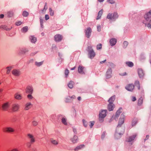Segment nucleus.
Segmentation results:
<instances>
[{"mask_svg":"<svg viewBox=\"0 0 151 151\" xmlns=\"http://www.w3.org/2000/svg\"><path fill=\"white\" fill-rule=\"evenodd\" d=\"M142 103V100L140 99L138 101V104L139 105H141Z\"/></svg>","mask_w":151,"mask_h":151,"instance_id":"nucleus-60","label":"nucleus"},{"mask_svg":"<svg viewBox=\"0 0 151 151\" xmlns=\"http://www.w3.org/2000/svg\"><path fill=\"white\" fill-rule=\"evenodd\" d=\"M106 110H102L99 114V120L101 122H102V118H104L106 116Z\"/></svg>","mask_w":151,"mask_h":151,"instance_id":"nucleus-7","label":"nucleus"},{"mask_svg":"<svg viewBox=\"0 0 151 151\" xmlns=\"http://www.w3.org/2000/svg\"><path fill=\"white\" fill-rule=\"evenodd\" d=\"M12 74L15 76H19L20 74V71L17 69H14L12 71Z\"/></svg>","mask_w":151,"mask_h":151,"instance_id":"nucleus-16","label":"nucleus"},{"mask_svg":"<svg viewBox=\"0 0 151 151\" xmlns=\"http://www.w3.org/2000/svg\"><path fill=\"white\" fill-rule=\"evenodd\" d=\"M91 28L88 27L85 30V34L86 37L88 38L90 37L91 33Z\"/></svg>","mask_w":151,"mask_h":151,"instance_id":"nucleus-12","label":"nucleus"},{"mask_svg":"<svg viewBox=\"0 0 151 151\" xmlns=\"http://www.w3.org/2000/svg\"><path fill=\"white\" fill-rule=\"evenodd\" d=\"M109 66L112 68H114L115 67V65L113 63L111 62H109Z\"/></svg>","mask_w":151,"mask_h":151,"instance_id":"nucleus-49","label":"nucleus"},{"mask_svg":"<svg viewBox=\"0 0 151 151\" xmlns=\"http://www.w3.org/2000/svg\"><path fill=\"white\" fill-rule=\"evenodd\" d=\"M63 39L62 36L59 34H57L54 37V40L56 42H60Z\"/></svg>","mask_w":151,"mask_h":151,"instance_id":"nucleus-10","label":"nucleus"},{"mask_svg":"<svg viewBox=\"0 0 151 151\" xmlns=\"http://www.w3.org/2000/svg\"><path fill=\"white\" fill-rule=\"evenodd\" d=\"M31 42L33 43H35L37 41V38L33 36H31L29 37Z\"/></svg>","mask_w":151,"mask_h":151,"instance_id":"nucleus-25","label":"nucleus"},{"mask_svg":"<svg viewBox=\"0 0 151 151\" xmlns=\"http://www.w3.org/2000/svg\"><path fill=\"white\" fill-rule=\"evenodd\" d=\"M10 104L9 102H6L3 104L1 106L2 110L3 111H7L9 107Z\"/></svg>","mask_w":151,"mask_h":151,"instance_id":"nucleus-6","label":"nucleus"},{"mask_svg":"<svg viewBox=\"0 0 151 151\" xmlns=\"http://www.w3.org/2000/svg\"><path fill=\"white\" fill-rule=\"evenodd\" d=\"M38 122L35 121H33L32 122V124L34 126H36L38 124Z\"/></svg>","mask_w":151,"mask_h":151,"instance_id":"nucleus-48","label":"nucleus"},{"mask_svg":"<svg viewBox=\"0 0 151 151\" xmlns=\"http://www.w3.org/2000/svg\"><path fill=\"white\" fill-rule=\"evenodd\" d=\"M49 12L50 16H53L54 15V11L52 10L51 8H49Z\"/></svg>","mask_w":151,"mask_h":151,"instance_id":"nucleus-43","label":"nucleus"},{"mask_svg":"<svg viewBox=\"0 0 151 151\" xmlns=\"http://www.w3.org/2000/svg\"><path fill=\"white\" fill-rule=\"evenodd\" d=\"M21 24V22L20 21H18L15 23L16 25L19 26Z\"/></svg>","mask_w":151,"mask_h":151,"instance_id":"nucleus-54","label":"nucleus"},{"mask_svg":"<svg viewBox=\"0 0 151 151\" xmlns=\"http://www.w3.org/2000/svg\"><path fill=\"white\" fill-rule=\"evenodd\" d=\"M137 121L136 119L134 120L132 122V127L135 126L137 124Z\"/></svg>","mask_w":151,"mask_h":151,"instance_id":"nucleus-41","label":"nucleus"},{"mask_svg":"<svg viewBox=\"0 0 151 151\" xmlns=\"http://www.w3.org/2000/svg\"><path fill=\"white\" fill-rule=\"evenodd\" d=\"M112 70L111 68H109L108 69L106 74V76L107 78H110L112 76Z\"/></svg>","mask_w":151,"mask_h":151,"instance_id":"nucleus-8","label":"nucleus"},{"mask_svg":"<svg viewBox=\"0 0 151 151\" xmlns=\"http://www.w3.org/2000/svg\"><path fill=\"white\" fill-rule=\"evenodd\" d=\"M45 19L46 20H48L49 19V16L48 14L45 15Z\"/></svg>","mask_w":151,"mask_h":151,"instance_id":"nucleus-57","label":"nucleus"},{"mask_svg":"<svg viewBox=\"0 0 151 151\" xmlns=\"http://www.w3.org/2000/svg\"><path fill=\"white\" fill-rule=\"evenodd\" d=\"M69 70L68 69H66L65 70V75L66 77H67L69 73Z\"/></svg>","mask_w":151,"mask_h":151,"instance_id":"nucleus-45","label":"nucleus"},{"mask_svg":"<svg viewBox=\"0 0 151 151\" xmlns=\"http://www.w3.org/2000/svg\"><path fill=\"white\" fill-rule=\"evenodd\" d=\"M127 74L126 72H125L124 73H119V75L121 76H124L127 75Z\"/></svg>","mask_w":151,"mask_h":151,"instance_id":"nucleus-53","label":"nucleus"},{"mask_svg":"<svg viewBox=\"0 0 151 151\" xmlns=\"http://www.w3.org/2000/svg\"><path fill=\"white\" fill-rule=\"evenodd\" d=\"M71 101V100L70 99V96H67L65 99V102L66 103L70 102Z\"/></svg>","mask_w":151,"mask_h":151,"instance_id":"nucleus-37","label":"nucleus"},{"mask_svg":"<svg viewBox=\"0 0 151 151\" xmlns=\"http://www.w3.org/2000/svg\"><path fill=\"white\" fill-rule=\"evenodd\" d=\"M12 27L10 28H8L5 25H2L0 27V28L2 29H4L7 31H9L10 30Z\"/></svg>","mask_w":151,"mask_h":151,"instance_id":"nucleus-29","label":"nucleus"},{"mask_svg":"<svg viewBox=\"0 0 151 151\" xmlns=\"http://www.w3.org/2000/svg\"><path fill=\"white\" fill-rule=\"evenodd\" d=\"M106 134V132H103L102 135H101V138L102 139H103L104 137Z\"/></svg>","mask_w":151,"mask_h":151,"instance_id":"nucleus-55","label":"nucleus"},{"mask_svg":"<svg viewBox=\"0 0 151 151\" xmlns=\"http://www.w3.org/2000/svg\"><path fill=\"white\" fill-rule=\"evenodd\" d=\"M14 97L16 99L20 100L22 99V96L19 93H15L14 95Z\"/></svg>","mask_w":151,"mask_h":151,"instance_id":"nucleus-22","label":"nucleus"},{"mask_svg":"<svg viewBox=\"0 0 151 151\" xmlns=\"http://www.w3.org/2000/svg\"><path fill=\"white\" fill-rule=\"evenodd\" d=\"M7 14L8 16L9 17H12L14 15V13L12 11L8 12Z\"/></svg>","mask_w":151,"mask_h":151,"instance_id":"nucleus-34","label":"nucleus"},{"mask_svg":"<svg viewBox=\"0 0 151 151\" xmlns=\"http://www.w3.org/2000/svg\"><path fill=\"white\" fill-rule=\"evenodd\" d=\"M47 3H45V6H44V9H45V11H46V10L47 9Z\"/></svg>","mask_w":151,"mask_h":151,"instance_id":"nucleus-56","label":"nucleus"},{"mask_svg":"<svg viewBox=\"0 0 151 151\" xmlns=\"http://www.w3.org/2000/svg\"><path fill=\"white\" fill-rule=\"evenodd\" d=\"M97 30L98 31L100 32L101 30V27L100 25L97 26Z\"/></svg>","mask_w":151,"mask_h":151,"instance_id":"nucleus-58","label":"nucleus"},{"mask_svg":"<svg viewBox=\"0 0 151 151\" xmlns=\"http://www.w3.org/2000/svg\"><path fill=\"white\" fill-rule=\"evenodd\" d=\"M102 48V45L101 44H99L97 45V49L99 50L101 49Z\"/></svg>","mask_w":151,"mask_h":151,"instance_id":"nucleus-44","label":"nucleus"},{"mask_svg":"<svg viewBox=\"0 0 151 151\" xmlns=\"http://www.w3.org/2000/svg\"><path fill=\"white\" fill-rule=\"evenodd\" d=\"M122 108H120L116 112L115 117L117 118L118 117L120 114L122 112Z\"/></svg>","mask_w":151,"mask_h":151,"instance_id":"nucleus-26","label":"nucleus"},{"mask_svg":"<svg viewBox=\"0 0 151 151\" xmlns=\"http://www.w3.org/2000/svg\"><path fill=\"white\" fill-rule=\"evenodd\" d=\"M137 136V134H134L132 136H130L128 138H127L126 141L128 142H131L134 140Z\"/></svg>","mask_w":151,"mask_h":151,"instance_id":"nucleus-14","label":"nucleus"},{"mask_svg":"<svg viewBox=\"0 0 151 151\" xmlns=\"http://www.w3.org/2000/svg\"><path fill=\"white\" fill-rule=\"evenodd\" d=\"M118 17V15L116 12L113 13H109L107 16L106 18L110 21H114Z\"/></svg>","mask_w":151,"mask_h":151,"instance_id":"nucleus-3","label":"nucleus"},{"mask_svg":"<svg viewBox=\"0 0 151 151\" xmlns=\"http://www.w3.org/2000/svg\"><path fill=\"white\" fill-rule=\"evenodd\" d=\"M12 67H6V68L7 69L6 73L7 74H9L11 70H12Z\"/></svg>","mask_w":151,"mask_h":151,"instance_id":"nucleus-38","label":"nucleus"},{"mask_svg":"<svg viewBox=\"0 0 151 151\" xmlns=\"http://www.w3.org/2000/svg\"><path fill=\"white\" fill-rule=\"evenodd\" d=\"M143 23L148 28H151V10L144 15Z\"/></svg>","mask_w":151,"mask_h":151,"instance_id":"nucleus-2","label":"nucleus"},{"mask_svg":"<svg viewBox=\"0 0 151 151\" xmlns=\"http://www.w3.org/2000/svg\"><path fill=\"white\" fill-rule=\"evenodd\" d=\"M115 99V96H113L111 97L108 100V102L109 103L113 104Z\"/></svg>","mask_w":151,"mask_h":151,"instance_id":"nucleus-28","label":"nucleus"},{"mask_svg":"<svg viewBox=\"0 0 151 151\" xmlns=\"http://www.w3.org/2000/svg\"><path fill=\"white\" fill-rule=\"evenodd\" d=\"M128 44L127 42L126 41H124L123 43L124 47L125 48L127 46Z\"/></svg>","mask_w":151,"mask_h":151,"instance_id":"nucleus-46","label":"nucleus"},{"mask_svg":"<svg viewBox=\"0 0 151 151\" xmlns=\"http://www.w3.org/2000/svg\"><path fill=\"white\" fill-rule=\"evenodd\" d=\"M4 131L6 132L12 133L14 132L15 130L13 128L11 127H7L4 129Z\"/></svg>","mask_w":151,"mask_h":151,"instance_id":"nucleus-11","label":"nucleus"},{"mask_svg":"<svg viewBox=\"0 0 151 151\" xmlns=\"http://www.w3.org/2000/svg\"><path fill=\"white\" fill-rule=\"evenodd\" d=\"M62 122L63 124L65 125L67 124V122L66 119L64 118H63L62 119Z\"/></svg>","mask_w":151,"mask_h":151,"instance_id":"nucleus-40","label":"nucleus"},{"mask_svg":"<svg viewBox=\"0 0 151 151\" xmlns=\"http://www.w3.org/2000/svg\"><path fill=\"white\" fill-rule=\"evenodd\" d=\"M76 98V96L75 95H73L71 97H70V99L71 100V101H73L74 99H75Z\"/></svg>","mask_w":151,"mask_h":151,"instance_id":"nucleus-52","label":"nucleus"},{"mask_svg":"<svg viewBox=\"0 0 151 151\" xmlns=\"http://www.w3.org/2000/svg\"><path fill=\"white\" fill-rule=\"evenodd\" d=\"M116 41L117 40L116 39L114 38H112L109 41L111 45V46L114 45L116 44Z\"/></svg>","mask_w":151,"mask_h":151,"instance_id":"nucleus-19","label":"nucleus"},{"mask_svg":"<svg viewBox=\"0 0 151 151\" xmlns=\"http://www.w3.org/2000/svg\"><path fill=\"white\" fill-rule=\"evenodd\" d=\"M124 115L122 114L119 120L118 124L116 129V132L115 134V136L117 139L120 137V135L122 134L124 132V129L122 128H119L121 125L124 123Z\"/></svg>","mask_w":151,"mask_h":151,"instance_id":"nucleus-1","label":"nucleus"},{"mask_svg":"<svg viewBox=\"0 0 151 151\" xmlns=\"http://www.w3.org/2000/svg\"><path fill=\"white\" fill-rule=\"evenodd\" d=\"M134 84L135 86L137 87L138 89L139 90L140 89V86L139 81H135Z\"/></svg>","mask_w":151,"mask_h":151,"instance_id":"nucleus-33","label":"nucleus"},{"mask_svg":"<svg viewBox=\"0 0 151 151\" xmlns=\"http://www.w3.org/2000/svg\"><path fill=\"white\" fill-rule=\"evenodd\" d=\"M26 92L27 93L32 94L33 92L32 87L31 86H28L26 88Z\"/></svg>","mask_w":151,"mask_h":151,"instance_id":"nucleus-15","label":"nucleus"},{"mask_svg":"<svg viewBox=\"0 0 151 151\" xmlns=\"http://www.w3.org/2000/svg\"><path fill=\"white\" fill-rule=\"evenodd\" d=\"M126 64L128 66L130 67H132L134 65L133 63L132 62H126Z\"/></svg>","mask_w":151,"mask_h":151,"instance_id":"nucleus-32","label":"nucleus"},{"mask_svg":"<svg viewBox=\"0 0 151 151\" xmlns=\"http://www.w3.org/2000/svg\"><path fill=\"white\" fill-rule=\"evenodd\" d=\"M90 124L89 125L90 127L91 128H92L93 126L94 125V121H91L90 122Z\"/></svg>","mask_w":151,"mask_h":151,"instance_id":"nucleus-50","label":"nucleus"},{"mask_svg":"<svg viewBox=\"0 0 151 151\" xmlns=\"http://www.w3.org/2000/svg\"><path fill=\"white\" fill-rule=\"evenodd\" d=\"M9 151H19V150L17 148H14Z\"/></svg>","mask_w":151,"mask_h":151,"instance_id":"nucleus-59","label":"nucleus"},{"mask_svg":"<svg viewBox=\"0 0 151 151\" xmlns=\"http://www.w3.org/2000/svg\"><path fill=\"white\" fill-rule=\"evenodd\" d=\"M83 67L81 65H79L78 67V72L81 74H82L84 73V72L83 71Z\"/></svg>","mask_w":151,"mask_h":151,"instance_id":"nucleus-24","label":"nucleus"},{"mask_svg":"<svg viewBox=\"0 0 151 151\" xmlns=\"http://www.w3.org/2000/svg\"><path fill=\"white\" fill-rule=\"evenodd\" d=\"M78 137L76 135H74L73 137L70 139V140L71 142L73 143H76L78 141Z\"/></svg>","mask_w":151,"mask_h":151,"instance_id":"nucleus-18","label":"nucleus"},{"mask_svg":"<svg viewBox=\"0 0 151 151\" xmlns=\"http://www.w3.org/2000/svg\"><path fill=\"white\" fill-rule=\"evenodd\" d=\"M103 13V9L100 10L98 13V16L96 18L97 19H98L100 18Z\"/></svg>","mask_w":151,"mask_h":151,"instance_id":"nucleus-30","label":"nucleus"},{"mask_svg":"<svg viewBox=\"0 0 151 151\" xmlns=\"http://www.w3.org/2000/svg\"><path fill=\"white\" fill-rule=\"evenodd\" d=\"M28 27L27 26H26L24 27L22 29V31L23 32H27L28 30Z\"/></svg>","mask_w":151,"mask_h":151,"instance_id":"nucleus-39","label":"nucleus"},{"mask_svg":"<svg viewBox=\"0 0 151 151\" xmlns=\"http://www.w3.org/2000/svg\"><path fill=\"white\" fill-rule=\"evenodd\" d=\"M136 100V99L135 97H133L132 98V101H135Z\"/></svg>","mask_w":151,"mask_h":151,"instance_id":"nucleus-63","label":"nucleus"},{"mask_svg":"<svg viewBox=\"0 0 151 151\" xmlns=\"http://www.w3.org/2000/svg\"><path fill=\"white\" fill-rule=\"evenodd\" d=\"M20 107V106L19 104L17 103H14L12 106V111L14 112H17L19 111Z\"/></svg>","mask_w":151,"mask_h":151,"instance_id":"nucleus-5","label":"nucleus"},{"mask_svg":"<svg viewBox=\"0 0 151 151\" xmlns=\"http://www.w3.org/2000/svg\"><path fill=\"white\" fill-rule=\"evenodd\" d=\"M32 104L30 102L27 103L25 105L24 110H27L31 108Z\"/></svg>","mask_w":151,"mask_h":151,"instance_id":"nucleus-20","label":"nucleus"},{"mask_svg":"<svg viewBox=\"0 0 151 151\" xmlns=\"http://www.w3.org/2000/svg\"><path fill=\"white\" fill-rule=\"evenodd\" d=\"M114 107V105L113 104L109 103L108 105V109L109 111H112Z\"/></svg>","mask_w":151,"mask_h":151,"instance_id":"nucleus-17","label":"nucleus"},{"mask_svg":"<svg viewBox=\"0 0 151 151\" xmlns=\"http://www.w3.org/2000/svg\"><path fill=\"white\" fill-rule=\"evenodd\" d=\"M27 135L28 138L30 139V142L31 143H33L35 142V138L32 134H28Z\"/></svg>","mask_w":151,"mask_h":151,"instance_id":"nucleus-13","label":"nucleus"},{"mask_svg":"<svg viewBox=\"0 0 151 151\" xmlns=\"http://www.w3.org/2000/svg\"><path fill=\"white\" fill-rule=\"evenodd\" d=\"M29 15V13L26 11H24L22 13V15L24 17H27Z\"/></svg>","mask_w":151,"mask_h":151,"instance_id":"nucleus-42","label":"nucleus"},{"mask_svg":"<svg viewBox=\"0 0 151 151\" xmlns=\"http://www.w3.org/2000/svg\"><path fill=\"white\" fill-rule=\"evenodd\" d=\"M83 124L84 126L85 127H86L88 126V124L86 121L85 120L83 119Z\"/></svg>","mask_w":151,"mask_h":151,"instance_id":"nucleus-47","label":"nucleus"},{"mask_svg":"<svg viewBox=\"0 0 151 151\" xmlns=\"http://www.w3.org/2000/svg\"><path fill=\"white\" fill-rule=\"evenodd\" d=\"M37 52H32L30 54V56H34L35 54H36L37 53Z\"/></svg>","mask_w":151,"mask_h":151,"instance_id":"nucleus-61","label":"nucleus"},{"mask_svg":"<svg viewBox=\"0 0 151 151\" xmlns=\"http://www.w3.org/2000/svg\"><path fill=\"white\" fill-rule=\"evenodd\" d=\"M43 63V61L39 62H35V64L36 65L39 67L40 66L42 65Z\"/></svg>","mask_w":151,"mask_h":151,"instance_id":"nucleus-36","label":"nucleus"},{"mask_svg":"<svg viewBox=\"0 0 151 151\" xmlns=\"http://www.w3.org/2000/svg\"><path fill=\"white\" fill-rule=\"evenodd\" d=\"M74 82L72 81H70L68 84V86L70 88H73Z\"/></svg>","mask_w":151,"mask_h":151,"instance_id":"nucleus-35","label":"nucleus"},{"mask_svg":"<svg viewBox=\"0 0 151 151\" xmlns=\"http://www.w3.org/2000/svg\"><path fill=\"white\" fill-rule=\"evenodd\" d=\"M88 55L89 57L91 59L93 58L95 56L96 54L92 47L91 46L88 47Z\"/></svg>","mask_w":151,"mask_h":151,"instance_id":"nucleus-4","label":"nucleus"},{"mask_svg":"<svg viewBox=\"0 0 151 151\" xmlns=\"http://www.w3.org/2000/svg\"><path fill=\"white\" fill-rule=\"evenodd\" d=\"M29 51L28 49H24L20 50L19 53L21 54H24L27 53Z\"/></svg>","mask_w":151,"mask_h":151,"instance_id":"nucleus-27","label":"nucleus"},{"mask_svg":"<svg viewBox=\"0 0 151 151\" xmlns=\"http://www.w3.org/2000/svg\"><path fill=\"white\" fill-rule=\"evenodd\" d=\"M50 142L52 144L55 145H57L58 144V141L54 139H50Z\"/></svg>","mask_w":151,"mask_h":151,"instance_id":"nucleus-31","label":"nucleus"},{"mask_svg":"<svg viewBox=\"0 0 151 151\" xmlns=\"http://www.w3.org/2000/svg\"><path fill=\"white\" fill-rule=\"evenodd\" d=\"M27 97L29 99H31L33 98V97L30 94H29L27 95Z\"/></svg>","mask_w":151,"mask_h":151,"instance_id":"nucleus-51","label":"nucleus"},{"mask_svg":"<svg viewBox=\"0 0 151 151\" xmlns=\"http://www.w3.org/2000/svg\"><path fill=\"white\" fill-rule=\"evenodd\" d=\"M85 147L84 145H81L79 146H77L75 149L74 150L75 151H78V150L84 148Z\"/></svg>","mask_w":151,"mask_h":151,"instance_id":"nucleus-23","label":"nucleus"},{"mask_svg":"<svg viewBox=\"0 0 151 151\" xmlns=\"http://www.w3.org/2000/svg\"><path fill=\"white\" fill-rule=\"evenodd\" d=\"M138 73L140 78L142 77L144 75V73L143 70L141 69H138Z\"/></svg>","mask_w":151,"mask_h":151,"instance_id":"nucleus-21","label":"nucleus"},{"mask_svg":"<svg viewBox=\"0 0 151 151\" xmlns=\"http://www.w3.org/2000/svg\"><path fill=\"white\" fill-rule=\"evenodd\" d=\"M134 86L132 84H129L127 85L125 87V88L127 90L132 91L134 89Z\"/></svg>","mask_w":151,"mask_h":151,"instance_id":"nucleus-9","label":"nucleus"},{"mask_svg":"<svg viewBox=\"0 0 151 151\" xmlns=\"http://www.w3.org/2000/svg\"><path fill=\"white\" fill-rule=\"evenodd\" d=\"M109 1V3L111 4H114V0H108Z\"/></svg>","mask_w":151,"mask_h":151,"instance_id":"nucleus-62","label":"nucleus"},{"mask_svg":"<svg viewBox=\"0 0 151 151\" xmlns=\"http://www.w3.org/2000/svg\"><path fill=\"white\" fill-rule=\"evenodd\" d=\"M149 137V135H146L145 138V141L147 140L148 139Z\"/></svg>","mask_w":151,"mask_h":151,"instance_id":"nucleus-64","label":"nucleus"}]
</instances>
